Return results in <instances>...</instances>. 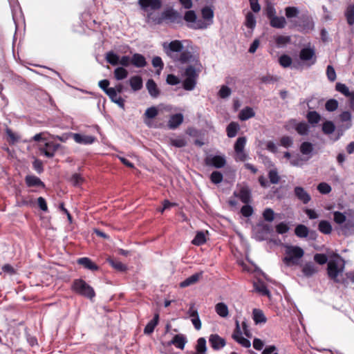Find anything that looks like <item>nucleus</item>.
<instances>
[{"mask_svg":"<svg viewBox=\"0 0 354 354\" xmlns=\"http://www.w3.org/2000/svg\"><path fill=\"white\" fill-rule=\"evenodd\" d=\"M263 218L268 222H272L274 219V212L271 208H266L263 213Z\"/></svg>","mask_w":354,"mask_h":354,"instance_id":"nucleus-55","label":"nucleus"},{"mask_svg":"<svg viewBox=\"0 0 354 354\" xmlns=\"http://www.w3.org/2000/svg\"><path fill=\"white\" fill-rule=\"evenodd\" d=\"M201 14H202L203 19L205 21H207L209 26L213 24L214 11L210 7H209V6L204 7L201 10Z\"/></svg>","mask_w":354,"mask_h":354,"instance_id":"nucleus-26","label":"nucleus"},{"mask_svg":"<svg viewBox=\"0 0 354 354\" xmlns=\"http://www.w3.org/2000/svg\"><path fill=\"white\" fill-rule=\"evenodd\" d=\"M215 310L216 313L221 317H226L228 316V307L223 302L218 303L215 306Z\"/></svg>","mask_w":354,"mask_h":354,"instance_id":"nucleus-33","label":"nucleus"},{"mask_svg":"<svg viewBox=\"0 0 354 354\" xmlns=\"http://www.w3.org/2000/svg\"><path fill=\"white\" fill-rule=\"evenodd\" d=\"M239 124L236 122H232L227 127V135L229 138H234L236 136L238 131L239 130Z\"/></svg>","mask_w":354,"mask_h":354,"instance_id":"nucleus-34","label":"nucleus"},{"mask_svg":"<svg viewBox=\"0 0 354 354\" xmlns=\"http://www.w3.org/2000/svg\"><path fill=\"white\" fill-rule=\"evenodd\" d=\"M146 87L149 95L152 97L156 98L160 95V90L158 88L156 82L152 79H150L147 82Z\"/></svg>","mask_w":354,"mask_h":354,"instance_id":"nucleus-21","label":"nucleus"},{"mask_svg":"<svg viewBox=\"0 0 354 354\" xmlns=\"http://www.w3.org/2000/svg\"><path fill=\"white\" fill-rule=\"evenodd\" d=\"M334 221L339 226L342 225L347 219L344 214L340 212H335L333 213Z\"/></svg>","mask_w":354,"mask_h":354,"instance_id":"nucleus-47","label":"nucleus"},{"mask_svg":"<svg viewBox=\"0 0 354 354\" xmlns=\"http://www.w3.org/2000/svg\"><path fill=\"white\" fill-rule=\"evenodd\" d=\"M158 320H159V315H158V314H156L154 315L153 319H151L145 326V328L144 329V333L145 334H148V335L152 333L154 330L155 327L156 326V325L158 323Z\"/></svg>","mask_w":354,"mask_h":354,"instance_id":"nucleus-32","label":"nucleus"},{"mask_svg":"<svg viewBox=\"0 0 354 354\" xmlns=\"http://www.w3.org/2000/svg\"><path fill=\"white\" fill-rule=\"evenodd\" d=\"M318 229L322 233L324 234H329L332 231L331 225L327 221H321L319 223Z\"/></svg>","mask_w":354,"mask_h":354,"instance_id":"nucleus-38","label":"nucleus"},{"mask_svg":"<svg viewBox=\"0 0 354 354\" xmlns=\"http://www.w3.org/2000/svg\"><path fill=\"white\" fill-rule=\"evenodd\" d=\"M107 261L114 269L118 271L123 272L127 270V266L120 261L112 258H109L107 259Z\"/></svg>","mask_w":354,"mask_h":354,"instance_id":"nucleus-37","label":"nucleus"},{"mask_svg":"<svg viewBox=\"0 0 354 354\" xmlns=\"http://www.w3.org/2000/svg\"><path fill=\"white\" fill-rule=\"evenodd\" d=\"M347 22L352 26L354 24V5H349L345 12Z\"/></svg>","mask_w":354,"mask_h":354,"instance_id":"nucleus-39","label":"nucleus"},{"mask_svg":"<svg viewBox=\"0 0 354 354\" xmlns=\"http://www.w3.org/2000/svg\"><path fill=\"white\" fill-rule=\"evenodd\" d=\"M209 26V24L203 19H196L190 27L194 29H205Z\"/></svg>","mask_w":354,"mask_h":354,"instance_id":"nucleus-43","label":"nucleus"},{"mask_svg":"<svg viewBox=\"0 0 354 354\" xmlns=\"http://www.w3.org/2000/svg\"><path fill=\"white\" fill-rule=\"evenodd\" d=\"M246 144L245 137H239L234 144V151L236 153V159L240 161H245L248 158V155L244 151Z\"/></svg>","mask_w":354,"mask_h":354,"instance_id":"nucleus-6","label":"nucleus"},{"mask_svg":"<svg viewBox=\"0 0 354 354\" xmlns=\"http://www.w3.org/2000/svg\"><path fill=\"white\" fill-rule=\"evenodd\" d=\"M270 182L272 184H277L279 182L280 177L276 169H272L268 173Z\"/></svg>","mask_w":354,"mask_h":354,"instance_id":"nucleus-54","label":"nucleus"},{"mask_svg":"<svg viewBox=\"0 0 354 354\" xmlns=\"http://www.w3.org/2000/svg\"><path fill=\"white\" fill-rule=\"evenodd\" d=\"M253 319L256 324H264L266 322V317L262 310L254 308L252 312Z\"/></svg>","mask_w":354,"mask_h":354,"instance_id":"nucleus-30","label":"nucleus"},{"mask_svg":"<svg viewBox=\"0 0 354 354\" xmlns=\"http://www.w3.org/2000/svg\"><path fill=\"white\" fill-rule=\"evenodd\" d=\"M151 62H152V65L153 67L158 68V70L157 71V73L159 75L160 73V71H162V69L164 67V64L162 62L161 57H160L158 56L154 57L152 59Z\"/></svg>","mask_w":354,"mask_h":354,"instance_id":"nucleus-53","label":"nucleus"},{"mask_svg":"<svg viewBox=\"0 0 354 354\" xmlns=\"http://www.w3.org/2000/svg\"><path fill=\"white\" fill-rule=\"evenodd\" d=\"M129 84L133 91H137L142 88V80L138 75L133 76L129 80Z\"/></svg>","mask_w":354,"mask_h":354,"instance_id":"nucleus-28","label":"nucleus"},{"mask_svg":"<svg viewBox=\"0 0 354 354\" xmlns=\"http://www.w3.org/2000/svg\"><path fill=\"white\" fill-rule=\"evenodd\" d=\"M294 192L296 197L304 204H307L311 200L310 194L302 187H295Z\"/></svg>","mask_w":354,"mask_h":354,"instance_id":"nucleus-13","label":"nucleus"},{"mask_svg":"<svg viewBox=\"0 0 354 354\" xmlns=\"http://www.w3.org/2000/svg\"><path fill=\"white\" fill-rule=\"evenodd\" d=\"M164 17L171 22H179L181 20L180 15L176 10H169L163 13Z\"/></svg>","mask_w":354,"mask_h":354,"instance_id":"nucleus-29","label":"nucleus"},{"mask_svg":"<svg viewBox=\"0 0 354 354\" xmlns=\"http://www.w3.org/2000/svg\"><path fill=\"white\" fill-rule=\"evenodd\" d=\"M345 261L337 256L330 259L327 263V274L334 283L347 287L350 283H354V271L344 273Z\"/></svg>","mask_w":354,"mask_h":354,"instance_id":"nucleus-2","label":"nucleus"},{"mask_svg":"<svg viewBox=\"0 0 354 354\" xmlns=\"http://www.w3.org/2000/svg\"><path fill=\"white\" fill-rule=\"evenodd\" d=\"M162 48L166 55L174 62L182 64H189L181 73L184 78L183 87L186 91H193L203 68L198 55L188 49H185L180 40H174L169 43L165 42Z\"/></svg>","mask_w":354,"mask_h":354,"instance_id":"nucleus-1","label":"nucleus"},{"mask_svg":"<svg viewBox=\"0 0 354 354\" xmlns=\"http://www.w3.org/2000/svg\"><path fill=\"white\" fill-rule=\"evenodd\" d=\"M286 16L288 19H291L297 17L299 11L296 7H286L285 9Z\"/></svg>","mask_w":354,"mask_h":354,"instance_id":"nucleus-45","label":"nucleus"},{"mask_svg":"<svg viewBox=\"0 0 354 354\" xmlns=\"http://www.w3.org/2000/svg\"><path fill=\"white\" fill-rule=\"evenodd\" d=\"M183 121V115L181 113L173 115L168 122V126L171 129L177 128Z\"/></svg>","mask_w":354,"mask_h":354,"instance_id":"nucleus-24","label":"nucleus"},{"mask_svg":"<svg viewBox=\"0 0 354 354\" xmlns=\"http://www.w3.org/2000/svg\"><path fill=\"white\" fill-rule=\"evenodd\" d=\"M77 263L80 265H82L85 268H87L91 270H97L98 269V266L94 263L90 259L87 257L80 258L77 260Z\"/></svg>","mask_w":354,"mask_h":354,"instance_id":"nucleus-27","label":"nucleus"},{"mask_svg":"<svg viewBox=\"0 0 354 354\" xmlns=\"http://www.w3.org/2000/svg\"><path fill=\"white\" fill-rule=\"evenodd\" d=\"M261 354H279L277 348L274 345H270L266 347L262 351Z\"/></svg>","mask_w":354,"mask_h":354,"instance_id":"nucleus-64","label":"nucleus"},{"mask_svg":"<svg viewBox=\"0 0 354 354\" xmlns=\"http://www.w3.org/2000/svg\"><path fill=\"white\" fill-rule=\"evenodd\" d=\"M209 341L214 350H219L226 344L225 340L217 334L211 335Z\"/></svg>","mask_w":354,"mask_h":354,"instance_id":"nucleus-14","label":"nucleus"},{"mask_svg":"<svg viewBox=\"0 0 354 354\" xmlns=\"http://www.w3.org/2000/svg\"><path fill=\"white\" fill-rule=\"evenodd\" d=\"M317 190L323 194H327L331 192V187L326 183H321L317 185Z\"/></svg>","mask_w":354,"mask_h":354,"instance_id":"nucleus-56","label":"nucleus"},{"mask_svg":"<svg viewBox=\"0 0 354 354\" xmlns=\"http://www.w3.org/2000/svg\"><path fill=\"white\" fill-rule=\"evenodd\" d=\"M131 64L137 68H143L147 66V62L142 55L140 53H135L131 57Z\"/></svg>","mask_w":354,"mask_h":354,"instance_id":"nucleus-20","label":"nucleus"},{"mask_svg":"<svg viewBox=\"0 0 354 354\" xmlns=\"http://www.w3.org/2000/svg\"><path fill=\"white\" fill-rule=\"evenodd\" d=\"M279 62L281 66L288 68L292 64V59L287 55H283L279 57Z\"/></svg>","mask_w":354,"mask_h":354,"instance_id":"nucleus-49","label":"nucleus"},{"mask_svg":"<svg viewBox=\"0 0 354 354\" xmlns=\"http://www.w3.org/2000/svg\"><path fill=\"white\" fill-rule=\"evenodd\" d=\"M205 162L206 165L212 166L216 168H221L226 163L225 157L222 156H208L205 158Z\"/></svg>","mask_w":354,"mask_h":354,"instance_id":"nucleus-8","label":"nucleus"},{"mask_svg":"<svg viewBox=\"0 0 354 354\" xmlns=\"http://www.w3.org/2000/svg\"><path fill=\"white\" fill-rule=\"evenodd\" d=\"M202 277V272L195 273L180 283L181 288H185L197 283Z\"/></svg>","mask_w":354,"mask_h":354,"instance_id":"nucleus-22","label":"nucleus"},{"mask_svg":"<svg viewBox=\"0 0 354 354\" xmlns=\"http://www.w3.org/2000/svg\"><path fill=\"white\" fill-rule=\"evenodd\" d=\"M196 15L194 10H189L185 12L184 19L187 22L191 23L192 24L194 21H196Z\"/></svg>","mask_w":354,"mask_h":354,"instance_id":"nucleus-60","label":"nucleus"},{"mask_svg":"<svg viewBox=\"0 0 354 354\" xmlns=\"http://www.w3.org/2000/svg\"><path fill=\"white\" fill-rule=\"evenodd\" d=\"M307 118L310 123L317 124L319 122L321 117H320V115L317 112L310 111L307 114Z\"/></svg>","mask_w":354,"mask_h":354,"instance_id":"nucleus-46","label":"nucleus"},{"mask_svg":"<svg viewBox=\"0 0 354 354\" xmlns=\"http://www.w3.org/2000/svg\"><path fill=\"white\" fill-rule=\"evenodd\" d=\"M308 228L302 224L298 225L295 229V233L299 238H306L308 235Z\"/></svg>","mask_w":354,"mask_h":354,"instance_id":"nucleus-35","label":"nucleus"},{"mask_svg":"<svg viewBox=\"0 0 354 354\" xmlns=\"http://www.w3.org/2000/svg\"><path fill=\"white\" fill-rule=\"evenodd\" d=\"M232 338L245 348H250L251 346L250 342L242 336L238 337L236 335H232Z\"/></svg>","mask_w":354,"mask_h":354,"instance_id":"nucleus-50","label":"nucleus"},{"mask_svg":"<svg viewBox=\"0 0 354 354\" xmlns=\"http://www.w3.org/2000/svg\"><path fill=\"white\" fill-rule=\"evenodd\" d=\"M313 150V145L308 142H303L300 146V151L304 155H309Z\"/></svg>","mask_w":354,"mask_h":354,"instance_id":"nucleus-44","label":"nucleus"},{"mask_svg":"<svg viewBox=\"0 0 354 354\" xmlns=\"http://www.w3.org/2000/svg\"><path fill=\"white\" fill-rule=\"evenodd\" d=\"M206 241L205 234L203 232H198L192 243L195 245H201Z\"/></svg>","mask_w":354,"mask_h":354,"instance_id":"nucleus-42","label":"nucleus"},{"mask_svg":"<svg viewBox=\"0 0 354 354\" xmlns=\"http://www.w3.org/2000/svg\"><path fill=\"white\" fill-rule=\"evenodd\" d=\"M340 121L342 122V124L340 126V129L342 131H344L346 129H349L351 125V114L348 111H344L339 115Z\"/></svg>","mask_w":354,"mask_h":354,"instance_id":"nucleus-17","label":"nucleus"},{"mask_svg":"<svg viewBox=\"0 0 354 354\" xmlns=\"http://www.w3.org/2000/svg\"><path fill=\"white\" fill-rule=\"evenodd\" d=\"M255 115L254 110L250 107H246L242 109L239 115V118L241 120L245 121Z\"/></svg>","mask_w":354,"mask_h":354,"instance_id":"nucleus-31","label":"nucleus"},{"mask_svg":"<svg viewBox=\"0 0 354 354\" xmlns=\"http://www.w3.org/2000/svg\"><path fill=\"white\" fill-rule=\"evenodd\" d=\"M336 90L350 98L351 106H354V91H350L348 86L342 83H337Z\"/></svg>","mask_w":354,"mask_h":354,"instance_id":"nucleus-15","label":"nucleus"},{"mask_svg":"<svg viewBox=\"0 0 354 354\" xmlns=\"http://www.w3.org/2000/svg\"><path fill=\"white\" fill-rule=\"evenodd\" d=\"M197 351L203 353L206 351V340L203 337H201L197 341L196 345Z\"/></svg>","mask_w":354,"mask_h":354,"instance_id":"nucleus-57","label":"nucleus"},{"mask_svg":"<svg viewBox=\"0 0 354 354\" xmlns=\"http://www.w3.org/2000/svg\"><path fill=\"white\" fill-rule=\"evenodd\" d=\"M72 288L75 292L90 299L95 296L93 288L82 279L75 280Z\"/></svg>","mask_w":354,"mask_h":354,"instance_id":"nucleus-4","label":"nucleus"},{"mask_svg":"<svg viewBox=\"0 0 354 354\" xmlns=\"http://www.w3.org/2000/svg\"><path fill=\"white\" fill-rule=\"evenodd\" d=\"M314 260L315 262L319 263V265H324L328 261V257L324 254H315L314 255Z\"/></svg>","mask_w":354,"mask_h":354,"instance_id":"nucleus-62","label":"nucleus"},{"mask_svg":"<svg viewBox=\"0 0 354 354\" xmlns=\"http://www.w3.org/2000/svg\"><path fill=\"white\" fill-rule=\"evenodd\" d=\"M212 182L214 184H218L223 180V175L220 171H213L210 176Z\"/></svg>","mask_w":354,"mask_h":354,"instance_id":"nucleus-58","label":"nucleus"},{"mask_svg":"<svg viewBox=\"0 0 354 354\" xmlns=\"http://www.w3.org/2000/svg\"><path fill=\"white\" fill-rule=\"evenodd\" d=\"M138 3L143 10L151 8L152 10H157L161 7L162 3L160 0H139Z\"/></svg>","mask_w":354,"mask_h":354,"instance_id":"nucleus-16","label":"nucleus"},{"mask_svg":"<svg viewBox=\"0 0 354 354\" xmlns=\"http://www.w3.org/2000/svg\"><path fill=\"white\" fill-rule=\"evenodd\" d=\"M318 270V268L313 262L306 263L302 268V272L307 277L313 276Z\"/></svg>","mask_w":354,"mask_h":354,"instance_id":"nucleus-18","label":"nucleus"},{"mask_svg":"<svg viewBox=\"0 0 354 354\" xmlns=\"http://www.w3.org/2000/svg\"><path fill=\"white\" fill-rule=\"evenodd\" d=\"M326 109L328 111H333L338 107V102L336 100H329L325 104Z\"/></svg>","mask_w":354,"mask_h":354,"instance_id":"nucleus-59","label":"nucleus"},{"mask_svg":"<svg viewBox=\"0 0 354 354\" xmlns=\"http://www.w3.org/2000/svg\"><path fill=\"white\" fill-rule=\"evenodd\" d=\"M170 143L171 145L178 148L183 147L187 145L185 139L182 137L170 139Z\"/></svg>","mask_w":354,"mask_h":354,"instance_id":"nucleus-48","label":"nucleus"},{"mask_svg":"<svg viewBox=\"0 0 354 354\" xmlns=\"http://www.w3.org/2000/svg\"><path fill=\"white\" fill-rule=\"evenodd\" d=\"M25 180L28 187H44V183L38 177L33 175L26 176Z\"/></svg>","mask_w":354,"mask_h":354,"instance_id":"nucleus-25","label":"nucleus"},{"mask_svg":"<svg viewBox=\"0 0 354 354\" xmlns=\"http://www.w3.org/2000/svg\"><path fill=\"white\" fill-rule=\"evenodd\" d=\"M234 195L238 197L243 203L248 204L250 201L251 192L248 187L242 186L239 192H234Z\"/></svg>","mask_w":354,"mask_h":354,"instance_id":"nucleus-12","label":"nucleus"},{"mask_svg":"<svg viewBox=\"0 0 354 354\" xmlns=\"http://www.w3.org/2000/svg\"><path fill=\"white\" fill-rule=\"evenodd\" d=\"M72 136L75 142L82 145H91L96 140V138L93 136L73 133Z\"/></svg>","mask_w":354,"mask_h":354,"instance_id":"nucleus-10","label":"nucleus"},{"mask_svg":"<svg viewBox=\"0 0 354 354\" xmlns=\"http://www.w3.org/2000/svg\"><path fill=\"white\" fill-rule=\"evenodd\" d=\"M166 82L169 85L175 86L180 83V80L177 76L169 74L167 77Z\"/></svg>","mask_w":354,"mask_h":354,"instance_id":"nucleus-63","label":"nucleus"},{"mask_svg":"<svg viewBox=\"0 0 354 354\" xmlns=\"http://www.w3.org/2000/svg\"><path fill=\"white\" fill-rule=\"evenodd\" d=\"M60 147V145L53 142H47L44 147H39V151L47 158H53L57 150Z\"/></svg>","mask_w":354,"mask_h":354,"instance_id":"nucleus-7","label":"nucleus"},{"mask_svg":"<svg viewBox=\"0 0 354 354\" xmlns=\"http://www.w3.org/2000/svg\"><path fill=\"white\" fill-rule=\"evenodd\" d=\"M158 114V110L156 106H151L145 111L144 113V122L149 127H152L151 119L155 118Z\"/></svg>","mask_w":354,"mask_h":354,"instance_id":"nucleus-11","label":"nucleus"},{"mask_svg":"<svg viewBox=\"0 0 354 354\" xmlns=\"http://www.w3.org/2000/svg\"><path fill=\"white\" fill-rule=\"evenodd\" d=\"M245 26L253 29L256 26V19L253 14L249 12L246 15Z\"/></svg>","mask_w":354,"mask_h":354,"instance_id":"nucleus-52","label":"nucleus"},{"mask_svg":"<svg viewBox=\"0 0 354 354\" xmlns=\"http://www.w3.org/2000/svg\"><path fill=\"white\" fill-rule=\"evenodd\" d=\"M286 24V20L283 17H278L276 15L270 20V26L275 28H283Z\"/></svg>","mask_w":354,"mask_h":354,"instance_id":"nucleus-23","label":"nucleus"},{"mask_svg":"<svg viewBox=\"0 0 354 354\" xmlns=\"http://www.w3.org/2000/svg\"><path fill=\"white\" fill-rule=\"evenodd\" d=\"M187 343V339L183 334L176 335L169 344H173L176 348L183 350Z\"/></svg>","mask_w":354,"mask_h":354,"instance_id":"nucleus-19","label":"nucleus"},{"mask_svg":"<svg viewBox=\"0 0 354 354\" xmlns=\"http://www.w3.org/2000/svg\"><path fill=\"white\" fill-rule=\"evenodd\" d=\"M335 127L330 121H326L323 124L322 131L326 134H331L335 131Z\"/></svg>","mask_w":354,"mask_h":354,"instance_id":"nucleus-51","label":"nucleus"},{"mask_svg":"<svg viewBox=\"0 0 354 354\" xmlns=\"http://www.w3.org/2000/svg\"><path fill=\"white\" fill-rule=\"evenodd\" d=\"M296 130L300 135H306L308 132V126L305 122H301L297 125Z\"/></svg>","mask_w":354,"mask_h":354,"instance_id":"nucleus-61","label":"nucleus"},{"mask_svg":"<svg viewBox=\"0 0 354 354\" xmlns=\"http://www.w3.org/2000/svg\"><path fill=\"white\" fill-rule=\"evenodd\" d=\"M128 75V71L123 67H118L114 70V77L117 80L125 79Z\"/></svg>","mask_w":354,"mask_h":354,"instance_id":"nucleus-40","label":"nucleus"},{"mask_svg":"<svg viewBox=\"0 0 354 354\" xmlns=\"http://www.w3.org/2000/svg\"><path fill=\"white\" fill-rule=\"evenodd\" d=\"M299 57L303 66L308 68L314 65L317 62L315 50L313 47L307 46L302 48L299 52Z\"/></svg>","mask_w":354,"mask_h":354,"instance_id":"nucleus-5","label":"nucleus"},{"mask_svg":"<svg viewBox=\"0 0 354 354\" xmlns=\"http://www.w3.org/2000/svg\"><path fill=\"white\" fill-rule=\"evenodd\" d=\"M339 234L344 236H351L354 234V219L346 220L342 225L337 228Z\"/></svg>","mask_w":354,"mask_h":354,"instance_id":"nucleus-9","label":"nucleus"},{"mask_svg":"<svg viewBox=\"0 0 354 354\" xmlns=\"http://www.w3.org/2000/svg\"><path fill=\"white\" fill-rule=\"evenodd\" d=\"M285 249V257L283 258V262L287 266L299 265L300 259L304 255V250L296 245H286Z\"/></svg>","mask_w":354,"mask_h":354,"instance_id":"nucleus-3","label":"nucleus"},{"mask_svg":"<svg viewBox=\"0 0 354 354\" xmlns=\"http://www.w3.org/2000/svg\"><path fill=\"white\" fill-rule=\"evenodd\" d=\"M105 59L108 63L113 66L119 64L120 57L113 51H109L106 53Z\"/></svg>","mask_w":354,"mask_h":354,"instance_id":"nucleus-36","label":"nucleus"},{"mask_svg":"<svg viewBox=\"0 0 354 354\" xmlns=\"http://www.w3.org/2000/svg\"><path fill=\"white\" fill-rule=\"evenodd\" d=\"M275 43L277 47H283L290 42V37L289 36L279 35L274 38Z\"/></svg>","mask_w":354,"mask_h":354,"instance_id":"nucleus-41","label":"nucleus"}]
</instances>
